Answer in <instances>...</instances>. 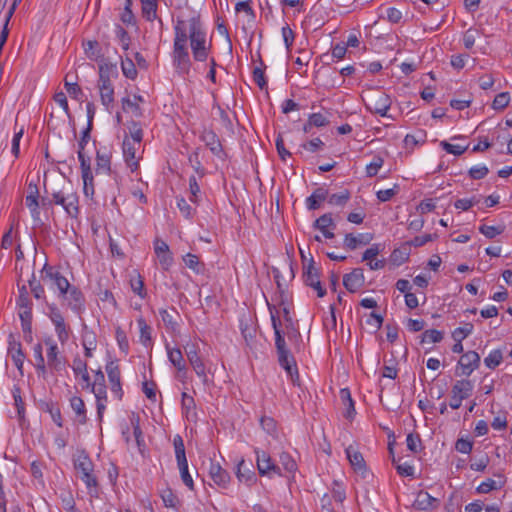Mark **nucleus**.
Instances as JSON below:
<instances>
[{"instance_id": "f257e3e1", "label": "nucleus", "mask_w": 512, "mask_h": 512, "mask_svg": "<svg viewBox=\"0 0 512 512\" xmlns=\"http://www.w3.org/2000/svg\"><path fill=\"white\" fill-rule=\"evenodd\" d=\"M188 41L193 59L198 62L207 61L212 45L207 40V33L199 15L188 20L177 18L174 25L172 64L175 72L184 79L190 76L192 67Z\"/></svg>"}, {"instance_id": "f03ea898", "label": "nucleus", "mask_w": 512, "mask_h": 512, "mask_svg": "<svg viewBox=\"0 0 512 512\" xmlns=\"http://www.w3.org/2000/svg\"><path fill=\"white\" fill-rule=\"evenodd\" d=\"M276 304L267 302L268 310L270 312L271 324L275 335V348L279 365L286 371L294 385H299V372L296 360L287 347L284 334L281 330V321L279 319V311L277 306L281 309L289 307L290 298L284 288L277 289L275 296L272 298Z\"/></svg>"}, {"instance_id": "7ed1b4c3", "label": "nucleus", "mask_w": 512, "mask_h": 512, "mask_svg": "<svg viewBox=\"0 0 512 512\" xmlns=\"http://www.w3.org/2000/svg\"><path fill=\"white\" fill-rule=\"evenodd\" d=\"M52 203L61 205L68 216L76 218L79 214V198L77 194L71 193L64 195L62 191H56L52 193V200L48 202L49 205ZM42 205H47L45 199H42Z\"/></svg>"}, {"instance_id": "20e7f679", "label": "nucleus", "mask_w": 512, "mask_h": 512, "mask_svg": "<svg viewBox=\"0 0 512 512\" xmlns=\"http://www.w3.org/2000/svg\"><path fill=\"white\" fill-rule=\"evenodd\" d=\"M47 308V315L54 325L55 333L58 337V340L62 344H65L69 339V327L65 323L64 316L55 303L47 304Z\"/></svg>"}, {"instance_id": "39448f33", "label": "nucleus", "mask_w": 512, "mask_h": 512, "mask_svg": "<svg viewBox=\"0 0 512 512\" xmlns=\"http://www.w3.org/2000/svg\"><path fill=\"white\" fill-rule=\"evenodd\" d=\"M73 313L79 317L85 312L86 298L77 286H73L64 295L59 297Z\"/></svg>"}, {"instance_id": "423d86ee", "label": "nucleus", "mask_w": 512, "mask_h": 512, "mask_svg": "<svg viewBox=\"0 0 512 512\" xmlns=\"http://www.w3.org/2000/svg\"><path fill=\"white\" fill-rule=\"evenodd\" d=\"M345 453L354 473L363 479L373 476V473L368 468L366 461L361 452H359L352 445L345 449Z\"/></svg>"}, {"instance_id": "0eeeda50", "label": "nucleus", "mask_w": 512, "mask_h": 512, "mask_svg": "<svg viewBox=\"0 0 512 512\" xmlns=\"http://www.w3.org/2000/svg\"><path fill=\"white\" fill-rule=\"evenodd\" d=\"M473 388L472 381L467 379L457 380L452 386L449 406L452 409L460 408L462 401L471 396Z\"/></svg>"}, {"instance_id": "6e6552de", "label": "nucleus", "mask_w": 512, "mask_h": 512, "mask_svg": "<svg viewBox=\"0 0 512 512\" xmlns=\"http://www.w3.org/2000/svg\"><path fill=\"white\" fill-rule=\"evenodd\" d=\"M41 274L43 280L49 279L56 286L58 298L67 293V291L74 286L70 284L65 276L47 263L42 268Z\"/></svg>"}, {"instance_id": "1a4fd4ad", "label": "nucleus", "mask_w": 512, "mask_h": 512, "mask_svg": "<svg viewBox=\"0 0 512 512\" xmlns=\"http://www.w3.org/2000/svg\"><path fill=\"white\" fill-rule=\"evenodd\" d=\"M391 98L388 94L382 91L370 96L369 101L365 104L367 110L371 113L379 114L384 117L387 116V112L391 107Z\"/></svg>"}, {"instance_id": "9d476101", "label": "nucleus", "mask_w": 512, "mask_h": 512, "mask_svg": "<svg viewBox=\"0 0 512 512\" xmlns=\"http://www.w3.org/2000/svg\"><path fill=\"white\" fill-rule=\"evenodd\" d=\"M303 281L307 286L315 289L317 291V296L322 298L326 295V289L322 286L320 282V274L318 269L314 266L313 259L310 260L308 265L303 267Z\"/></svg>"}, {"instance_id": "9b49d317", "label": "nucleus", "mask_w": 512, "mask_h": 512, "mask_svg": "<svg viewBox=\"0 0 512 512\" xmlns=\"http://www.w3.org/2000/svg\"><path fill=\"white\" fill-rule=\"evenodd\" d=\"M187 359L195 371L196 375L202 380L203 384L208 383V377L206 373V365L198 353L197 345L193 344L185 348Z\"/></svg>"}, {"instance_id": "f8f14e48", "label": "nucleus", "mask_w": 512, "mask_h": 512, "mask_svg": "<svg viewBox=\"0 0 512 512\" xmlns=\"http://www.w3.org/2000/svg\"><path fill=\"white\" fill-rule=\"evenodd\" d=\"M44 343L48 346L47 349V364L48 367L56 372H60L66 367V359L60 356L57 343L52 338H47Z\"/></svg>"}, {"instance_id": "ddd939ff", "label": "nucleus", "mask_w": 512, "mask_h": 512, "mask_svg": "<svg viewBox=\"0 0 512 512\" xmlns=\"http://www.w3.org/2000/svg\"><path fill=\"white\" fill-rule=\"evenodd\" d=\"M173 445L181 480H193L188 470L183 438L180 435H176L173 439Z\"/></svg>"}, {"instance_id": "4468645a", "label": "nucleus", "mask_w": 512, "mask_h": 512, "mask_svg": "<svg viewBox=\"0 0 512 512\" xmlns=\"http://www.w3.org/2000/svg\"><path fill=\"white\" fill-rule=\"evenodd\" d=\"M74 468L77 476L82 480H96V476L93 475V463L84 452L77 454L74 459Z\"/></svg>"}, {"instance_id": "2eb2a0df", "label": "nucleus", "mask_w": 512, "mask_h": 512, "mask_svg": "<svg viewBox=\"0 0 512 512\" xmlns=\"http://www.w3.org/2000/svg\"><path fill=\"white\" fill-rule=\"evenodd\" d=\"M106 372L111 385V392L118 400H121L123 397V390L119 365L115 361L108 362L106 365Z\"/></svg>"}, {"instance_id": "dca6fc26", "label": "nucleus", "mask_w": 512, "mask_h": 512, "mask_svg": "<svg viewBox=\"0 0 512 512\" xmlns=\"http://www.w3.org/2000/svg\"><path fill=\"white\" fill-rule=\"evenodd\" d=\"M8 355L11 357L20 375L23 376L25 354L22 350L21 343L16 340L13 334H10L8 337Z\"/></svg>"}, {"instance_id": "f3484780", "label": "nucleus", "mask_w": 512, "mask_h": 512, "mask_svg": "<svg viewBox=\"0 0 512 512\" xmlns=\"http://www.w3.org/2000/svg\"><path fill=\"white\" fill-rule=\"evenodd\" d=\"M480 365V356L476 351L464 353L458 361V368L461 369V375L470 376L471 373Z\"/></svg>"}, {"instance_id": "a211bd4d", "label": "nucleus", "mask_w": 512, "mask_h": 512, "mask_svg": "<svg viewBox=\"0 0 512 512\" xmlns=\"http://www.w3.org/2000/svg\"><path fill=\"white\" fill-rule=\"evenodd\" d=\"M140 147L141 144H132V142L127 139L123 140V156L131 172H135L139 168V157H137L136 154Z\"/></svg>"}, {"instance_id": "6ab92c4d", "label": "nucleus", "mask_w": 512, "mask_h": 512, "mask_svg": "<svg viewBox=\"0 0 512 512\" xmlns=\"http://www.w3.org/2000/svg\"><path fill=\"white\" fill-rule=\"evenodd\" d=\"M200 139L209 148L211 153L218 158H223L225 155L222 144L217 134L211 129H204L200 135Z\"/></svg>"}, {"instance_id": "aec40b11", "label": "nucleus", "mask_w": 512, "mask_h": 512, "mask_svg": "<svg viewBox=\"0 0 512 512\" xmlns=\"http://www.w3.org/2000/svg\"><path fill=\"white\" fill-rule=\"evenodd\" d=\"M257 467L261 476L276 475L277 470L280 469L278 464H275L270 455L265 451H256Z\"/></svg>"}, {"instance_id": "412c9836", "label": "nucleus", "mask_w": 512, "mask_h": 512, "mask_svg": "<svg viewBox=\"0 0 512 512\" xmlns=\"http://www.w3.org/2000/svg\"><path fill=\"white\" fill-rule=\"evenodd\" d=\"M313 228L319 230L325 238L333 239L335 237L333 230L336 228V224L332 213H325L317 218L313 223Z\"/></svg>"}, {"instance_id": "4be33fe9", "label": "nucleus", "mask_w": 512, "mask_h": 512, "mask_svg": "<svg viewBox=\"0 0 512 512\" xmlns=\"http://www.w3.org/2000/svg\"><path fill=\"white\" fill-rule=\"evenodd\" d=\"M280 469L276 475L284 478H294L297 471V464L292 456L287 452H282L279 456Z\"/></svg>"}, {"instance_id": "5701e85b", "label": "nucleus", "mask_w": 512, "mask_h": 512, "mask_svg": "<svg viewBox=\"0 0 512 512\" xmlns=\"http://www.w3.org/2000/svg\"><path fill=\"white\" fill-rule=\"evenodd\" d=\"M364 281V273L361 268H355L343 277V285L351 293L358 291L364 285Z\"/></svg>"}, {"instance_id": "b1692460", "label": "nucleus", "mask_w": 512, "mask_h": 512, "mask_svg": "<svg viewBox=\"0 0 512 512\" xmlns=\"http://www.w3.org/2000/svg\"><path fill=\"white\" fill-rule=\"evenodd\" d=\"M154 251L159 259L160 264L164 269H168L173 263V257L170 252L168 244L160 239L154 242Z\"/></svg>"}, {"instance_id": "393cba45", "label": "nucleus", "mask_w": 512, "mask_h": 512, "mask_svg": "<svg viewBox=\"0 0 512 512\" xmlns=\"http://www.w3.org/2000/svg\"><path fill=\"white\" fill-rule=\"evenodd\" d=\"M29 194L25 198V204L30 209L31 215L34 219H38L40 215L39 211V190L36 184L29 183L28 185Z\"/></svg>"}, {"instance_id": "a878e982", "label": "nucleus", "mask_w": 512, "mask_h": 512, "mask_svg": "<svg viewBox=\"0 0 512 512\" xmlns=\"http://www.w3.org/2000/svg\"><path fill=\"white\" fill-rule=\"evenodd\" d=\"M438 500L425 491H419L412 506L417 510H431L436 507Z\"/></svg>"}, {"instance_id": "bb28decb", "label": "nucleus", "mask_w": 512, "mask_h": 512, "mask_svg": "<svg viewBox=\"0 0 512 512\" xmlns=\"http://www.w3.org/2000/svg\"><path fill=\"white\" fill-rule=\"evenodd\" d=\"M70 406L75 413L74 421L79 425H84L87 422V410L85 403L81 397L73 396L70 398Z\"/></svg>"}, {"instance_id": "cd10ccee", "label": "nucleus", "mask_w": 512, "mask_h": 512, "mask_svg": "<svg viewBox=\"0 0 512 512\" xmlns=\"http://www.w3.org/2000/svg\"><path fill=\"white\" fill-rule=\"evenodd\" d=\"M328 197V190L324 187H318L313 193L306 198V207L310 211L319 209L322 206V202Z\"/></svg>"}, {"instance_id": "c85d7f7f", "label": "nucleus", "mask_w": 512, "mask_h": 512, "mask_svg": "<svg viewBox=\"0 0 512 512\" xmlns=\"http://www.w3.org/2000/svg\"><path fill=\"white\" fill-rule=\"evenodd\" d=\"M181 407L182 413L186 416L188 421H196L197 413L195 400L186 392L182 393Z\"/></svg>"}, {"instance_id": "c756f323", "label": "nucleus", "mask_w": 512, "mask_h": 512, "mask_svg": "<svg viewBox=\"0 0 512 512\" xmlns=\"http://www.w3.org/2000/svg\"><path fill=\"white\" fill-rule=\"evenodd\" d=\"M166 350L168 359L171 364L177 369V372L186 371V362L184 360L182 351L179 348H171L169 344H166Z\"/></svg>"}, {"instance_id": "7c9ffc66", "label": "nucleus", "mask_w": 512, "mask_h": 512, "mask_svg": "<svg viewBox=\"0 0 512 512\" xmlns=\"http://www.w3.org/2000/svg\"><path fill=\"white\" fill-rule=\"evenodd\" d=\"M373 239V235L370 233L359 234L354 236L352 233L345 235L344 246L349 250H354L359 244L367 245Z\"/></svg>"}, {"instance_id": "2f4dec72", "label": "nucleus", "mask_w": 512, "mask_h": 512, "mask_svg": "<svg viewBox=\"0 0 512 512\" xmlns=\"http://www.w3.org/2000/svg\"><path fill=\"white\" fill-rule=\"evenodd\" d=\"M174 315H178V312L172 308L170 311L167 309H160L159 316L164 323L167 331L171 333H176L179 329L178 322L176 321Z\"/></svg>"}, {"instance_id": "473e14b6", "label": "nucleus", "mask_w": 512, "mask_h": 512, "mask_svg": "<svg viewBox=\"0 0 512 512\" xmlns=\"http://www.w3.org/2000/svg\"><path fill=\"white\" fill-rule=\"evenodd\" d=\"M340 398L343 404L346 407V411L344 412V417L346 419L352 420L356 414L354 401L351 397L350 390L348 388H343L340 390Z\"/></svg>"}, {"instance_id": "72a5a7b5", "label": "nucleus", "mask_w": 512, "mask_h": 512, "mask_svg": "<svg viewBox=\"0 0 512 512\" xmlns=\"http://www.w3.org/2000/svg\"><path fill=\"white\" fill-rule=\"evenodd\" d=\"M129 136H125L124 139L129 140L132 144H141L143 139V128L140 122L130 121L128 123Z\"/></svg>"}, {"instance_id": "f704fd0d", "label": "nucleus", "mask_w": 512, "mask_h": 512, "mask_svg": "<svg viewBox=\"0 0 512 512\" xmlns=\"http://www.w3.org/2000/svg\"><path fill=\"white\" fill-rule=\"evenodd\" d=\"M351 198V193L348 189H343L339 193L329 194L326 198L327 202L331 206L344 207Z\"/></svg>"}, {"instance_id": "c9c22d12", "label": "nucleus", "mask_w": 512, "mask_h": 512, "mask_svg": "<svg viewBox=\"0 0 512 512\" xmlns=\"http://www.w3.org/2000/svg\"><path fill=\"white\" fill-rule=\"evenodd\" d=\"M131 426L133 428V434L137 443V446L139 450H141V447L145 446V441L143 437V432L140 427V417L137 413L132 412L129 416Z\"/></svg>"}, {"instance_id": "e433bc0d", "label": "nucleus", "mask_w": 512, "mask_h": 512, "mask_svg": "<svg viewBox=\"0 0 512 512\" xmlns=\"http://www.w3.org/2000/svg\"><path fill=\"white\" fill-rule=\"evenodd\" d=\"M141 2V10L142 16L147 21H154L157 18V0H142Z\"/></svg>"}, {"instance_id": "4c0bfd02", "label": "nucleus", "mask_w": 512, "mask_h": 512, "mask_svg": "<svg viewBox=\"0 0 512 512\" xmlns=\"http://www.w3.org/2000/svg\"><path fill=\"white\" fill-rule=\"evenodd\" d=\"M130 287L131 290L137 294L141 299H145L147 296V291L144 286V280L142 276L134 271V275L130 276Z\"/></svg>"}, {"instance_id": "58836bf2", "label": "nucleus", "mask_w": 512, "mask_h": 512, "mask_svg": "<svg viewBox=\"0 0 512 512\" xmlns=\"http://www.w3.org/2000/svg\"><path fill=\"white\" fill-rule=\"evenodd\" d=\"M137 324L140 330V342L145 346L149 347L152 344V328L146 323L143 317L137 319Z\"/></svg>"}, {"instance_id": "ea45409f", "label": "nucleus", "mask_w": 512, "mask_h": 512, "mask_svg": "<svg viewBox=\"0 0 512 512\" xmlns=\"http://www.w3.org/2000/svg\"><path fill=\"white\" fill-rule=\"evenodd\" d=\"M183 261L185 265L193 270L196 274H204L205 272V264L200 262L197 255L192 253H187L183 257Z\"/></svg>"}, {"instance_id": "a19ab883", "label": "nucleus", "mask_w": 512, "mask_h": 512, "mask_svg": "<svg viewBox=\"0 0 512 512\" xmlns=\"http://www.w3.org/2000/svg\"><path fill=\"white\" fill-rule=\"evenodd\" d=\"M96 171L97 173H110L111 166V156L108 153H101L97 151L96 154Z\"/></svg>"}, {"instance_id": "79ce46f5", "label": "nucleus", "mask_w": 512, "mask_h": 512, "mask_svg": "<svg viewBox=\"0 0 512 512\" xmlns=\"http://www.w3.org/2000/svg\"><path fill=\"white\" fill-rule=\"evenodd\" d=\"M11 392L14 399V405L17 410L18 418L21 421L25 417V403L21 396V388L18 385H14Z\"/></svg>"}, {"instance_id": "37998d69", "label": "nucleus", "mask_w": 512, "mask_h": 512, "mask_svg": "<svg viewBox=\"0 0 512 512\" xmlns=\"http://www.w3.org/2000/svg\"><path fill=\"white\" fill-rule=\"evenodd\" d=\"M34 358L36 361L35 368L38 375H44L46 373V364L43 357V348L41 343H37L33 347Z\"/></svg>"}, {"instance_id": "c03bdc74", "label": "nucleus", "mask_w": 512, "mask_h": 512, "mask_svg": "<svg viewBox=\"0 0 512 512\" xmlns=\"http://www.w3.org/2000/svg\"><path fill=\"white\" fill-rule=\"evenodd\" d=\"M77 155L80 161L82 180L90 179V176L93 175L91 170L90 157H86L83 151H77Z\"/></svg>"}, {"instance_id": "a18cd8bd", "label": "nucleus", "mask_w": 512, "mask_h": 512, "mask_svg": "<svg viewBox=\"0 0 512 512\" xmlns=\"http://www.w3.org/2000/svg\"><path fill=\"white\" fill-rule=\"evenodd\" d=\"M264 69H265V65H264L263 61L260 60V66L255 67L252 72L253 80L255 81V83L261 90L267 89V87H268Z\"/></svg>"}, {"instance_id": "49530a36", "label": "nucleus", "mask_w": 512, "mask_h": 512, "mask_svg": "<svg viewBox=\"0 0 512 512\" xmlns=\"http://www.w3.org/2000/svg\"><path fill=\"white\" fill-rule=\"evenodd\" d=\"M43 410L50 414L53 422L58 427H63V419H62L61 411L57 404H55L53 402H47V403H45V407L43 408Z\"/></svg>"}, {"instance_id": "de8ad7c7", "label": "nucleus", "mask_w": 512, "mask_h": 512, "mask_svg": "<svg viewBox=\"0 0 512 512\" xmlns=\"http://www.w3.org/2000/svg\"><path fill=\"white\" fill-rule=\"evenodd\" d=\"M409 254V250L406 247L396 248L392 251L390 255V261L394 265L400 266L408 260Z\"/></svg>"}, {"instance_id": "09e8293b", "label": "nucleus", "mask_w": 512, "mask_h": 512, "mask_svg": "<svg viewBox=\"0 0 512 512\" xmlns=\"http://www.w3.org/2000/svg\"><path fill=\"white\" fill-rule=\"evenodd\" d=\"M474 326L470 322H466L463 326L456 328L452 332V338L455 342L463 341L473 332Z\"/></svg>"}, {"instance_id": "8fccbe9b", "label": "nucleus", "mask_w": 512, "mask_h": 512, "mask_svg": "<svg viewBox=\"0 0 512 512\" xmlns=\"http://www.w3.org/2000/svg\"><path fill=\"white\" fill-rule=\"evenodd\" d=\"M84 51L87 57L91 60H96L101 56V49L96 40H89L83 44Z\"/></svg>"}, {"instance_id": "3c124183", "label": "nucleus", "mask_w": 512, "mask_h": 512, "mask_svg": "<svg viewBox=\"0 0 512 512\" xmlns=\"http://www.w3.org/2000/svg\"><path fill=\"white\" fill-rule=\"evenodd\" d=\"M99 93L102 105L109 111L114 102V87L104 86L103 89L99 90Z\"/></svg>"}, {"instance_id": "603ef678", "label": "nucleus", "mask_w": 512, "mask_h": 512, "mask_svg": "<svg viewBox=\"0 0 512 512\" xmlns=\"http://www.w3.org/2000/svg\"><path fill=\"white\" fill-rule=\"evenodd\" d=\"M444 334L436 329L425 330L421 335V343H439L442 341Z\"/></svg>"}, {"instance_id": "864d4df0", "label": "nucleus", "mask_w": 512, "mask_h": 512, "mask_svg": "<svg viewBox=\"0 0 512 512\" xmlns=\"http://www.w3.org/2000/svg\"><path fill=\"white\" fill-rule=\"evenodd\" d=\"M121 69L123 75L131 80L136 79L138 72L134 62L130 58L123 59L121 62Z\"/></svg>"}, {"instance_id": "5fc2aeb1", "label": "nucleus", "mask_w": 512, "mask_h": 512, "mask_svg": "<svg viewBox=\"0 0 512 512\" xmlns=\"http://www.w3.org/2000/svg\"><path fill=\"white\" fill-rule=\"evenodd\" d=\"M505 230L504 225H498V226H489V225H481L479 227V232L483 234L488 239H493L496 236L502 234Z\"/></svg>"}, {"instance_id": "6e6d98bb", "label": "nucleus", "mask_w": 512, "mask_h": 512, "mask_svg": "<svg viewBox=\"0 0 512 512\" xmlns=\"http://www.w3.org/2000/svg\"><path fill=\"white\" fill-rule=\"evenodd\" d=\"M502 360H503V355H502L501 350L495 349V350L491 351L487 357H485L484 364L489 369H495L497 366L500 365Z\"/></svg>"}, {"instance_id": "4d7b16f0", "label": "nucleus", "mask_w": 512, "mask_h": 512, "mask_svg": "<svg viewBox=\"0 0 512 512\" xmlns=\"http://www.w3.org/2000/svg\"><path fill=\"white\" fill-rule=\"evenodd\" d=\"M161 498L165 507L168 508H176L179 503L178 497L170 488H167L161 492Z\"/></svg>"}, {"instance_id": "13d9d810", "label": "nucleus", "mask_w": 512, "mask_h": 512, "mask_svg": "<svg viewBox=\"0 0 512 512\" xmlns=\"http://www.w3.org/2000/svg\"><path fill=\"white\" fill-rule=\"evenodd\" d=\"M115 338L118 343L119 349L125 354H127L129 351V341L125 331L121 327L116 328Z\"/></svg>"}, {"instance_id": "bf43d9fd", "label": "nucleus", "mask_w": 512, "mask_h": 512, "mask_svg": "<svg viewBox=\"0 0 512 512\" xmlns=\"http://www.w3.org/2000/svg\"><path fill=\"white\" fill-rule=\"evenodd\" d=\"M99 76L114 77L118 76V70L116 64L103 62L99 65Z\"/></svg>"}, {"instance_id": "052dcab7", "label": "nucleus", "mask_w": 512, "mask_h": 512, "mask_svg": "<svg viewBox=\"0 0 512 512\" xmlns=\"http://www.w3.org/2000/svg\"><path fill=\"white\" fill-rule=\"evenodd\" d=\"M510 96L508 92H501L497 94L493 100L492 107L495 110H503L509 105Z\"/></svg>"}, {"instance_id": "680f3d73", "label": "nucleus", "mask_w": 512, "mask_h": 512, "mask_svg": "<svg viewBox=\"0 0 512 512\" xmlns=\"http://www.w3.org/2000/svg\"><path fill=\"white\" fill-rule=\"evenodd\" d=\"M479 30L469 28L463 35V44L466 49H472L475 44L476 38L479 36Z\"/></svg>"}, {"instance_id": "e2e57ef3", "label": "nucleus", "mask_w": 512, "mask_h": 512, "mask_svg": "<svg viewBox=\"0 0 512 512\" xmlns=\"http://www.w3.org/2000/svg\"><path fill=\"white\" fill-rule=\"evenodd\" d=\"M440 146L447 153L453 154L456 156L462 155L468 149V145H466V146L454 145V144H450L447 141H441Z\"/></svg>"}, {"instance_id": "0e129e2a", "label": "nucleus", "mask_w": 512, "mask_h": 512, "mask_svg": "<svg viewBox=\"0 0 512 512\" xmlns=\"http://www.w3.org/2000/svg\"><path fill=\"white\" fill-rule=\"evenodd\" d=\"M384 160L381 156H375L373 161L367 165L366 173L368 177H374L377 175L378 170L383 166Z\"/></svg>"}, {"instance_id": "69168bd1", "label": "nucleus", "mask_w": 512, "mask_h": 512, "mask_svg": "<svg viewBox=\"0 0 512 512\" xmlns=\"http://www.w3.org/2000/svg\"><path fill=\"white\" fill-rule=\"evenodd\" d=\"M406 442L407 448L413 453H417L421 448V438L419 434L409 433Z\"/></svg>"}, {"instance_id": "338daca9", "label": "nucleus", "mask_w": 512, "mask_h": 512, "mask_svg": "<svg viewBox=\"0 0 512 512\" xmlns=\"http://www.w3.org/2000/svg\"><path fill=\"white\" fill-rule=\"evenodd\" d=\"M324 142L319 138H314L306 143L301 144V147L309 152L315 153L323 149Z\"/></svg>"}, {"instance_id": "774afa93", "label": "nucleus", "mask_w": 512, "mask_h": 512, "mask_svg": "<svg viewBox=\"0 0 512 512\" xmlns=\"http://www.w3.org/2000/svg\"><path fill=\"white\" fill-rule=\"evenodd\" d=\"M64 86L69 96L73 99L78 100L83 94L81 87L77 83L69 82L67 78L65 79Z\"/></svg>"}]
</instances>
